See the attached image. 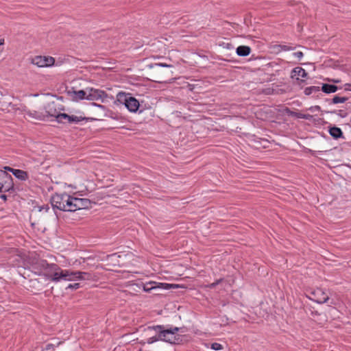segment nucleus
Masks as SVG:
<instances>
[{
	"mask_svg": "<svg viewBox=\"0 0 351 351\" xmlns=\"http://www.w3.org/2000/svg\"><path fill=\"white\" fill-rule=\"evenodd\" d=\"M40 275L45 276L47 280L54 282H59V276L61 268L56 264L48 263L47 261L43 260L39 262Z\"/></svg>",
	"mask_w": 351,
	"mask_h": 351,
	"instance_id": "1",
	"label": "nucleus"
},
{
	"mask_svg": "<svg viewBox=\"0 0 351 351\" xmlns=\"http://www.w3.org/2000/svg\"><path fill=\"white\" fill-rule=\"evenodd\" d=\"M73 197L67 193L56 194L51 198L53 208L60 210L73 212Z\"/></svg>",
	"mask_w": 351,
	"mask_h": 351,
	"instance_id": "2",
	"label": "nucleus"
},
{
	"mask_svg": "<svg viewBox=\"0 0 351 351\" xmlns=\"http://www.w3.org/2000/svg\"><path fill=\"white\" fill-rule=\"evenodd\" d=\"M148 329L154 330L156 333H159V338H160V341H164L170 343H175L178 340L176 338V333L180 330L178 327L165 329V327L161 325L149 327Z\"/></svg>",
	"mask_w": 351,
	"mask_h": 351,
	"instance_id": "3",
	"label": "nucleus"
},
{
	"mask_svg": "<svg viewBox=\"0 0 351 351\" xmlns=\"http://www.w3.org/2000/svg\"><path fill=\"white\" fill-rule=\"evenodd\" d=\"M91 279L92 275L90 273L80 271H73L71 269H62V268L59 276V282L61 280H90Z\"/></svg>",
	"mask_w": 351,
	"mask_h": 351,
	"instance_id": "4",
	"label": "nucleus"
},
{
	"mask_svg": "<svg viewBox=\"0 0 351 351\" xmlns=\"http://www.w3.org/2000/svg\"><path fill=\"white\" fill-rule=\"evenodd\" d=\"M117 100L132 112H136L140 106L139 101L130 93L119 92L117 95Z\"/></svg>",
	"mask_w": 351,
	"mask_h": 351,
	"instance_id": "5",
	"label": "nucleus"
},
{
	"mask_svg": "<svg viewBox=\"0 0 351 351\" xmlns=\"http://www.w3.org/2000/svg\"><path fill=\"white\" fill-rule=\"evenodd\" d=\"M138 289H142L145 292L149 293L156 289H169L176 287V285L169 283L158 282L155 281H149L146 283H137L136 285Z\"/></svg>",
	"mask_w": 351,
	"mask_h": 351,
	"instance_id": "6",
	"label": "nucleus"
},
{
	"mask_svg": "<svg viewBox=\"0 0 351 351\" xmlns=\"http://www.w3.org/2000/svg\"><path fill=\"white\" fill-rule=\"evenodd\" d=\"M307 297L319 304L326 303L329 300L328 294L322 289L317 288L308 291Z\"/></svg>",
	"mask_w": 351,
	"mask_h": 351,
	"instance_id": "7",
	"label": "nucleus"
},
{
	"mask_svg": "<svg viewBox=\"0 0 351 351\" xmlns=\"http://www.w3.org/2000/svg\"><path fill=\"white\" fill-rule=\"evenodd\" d=\"M86 100L104 101L108 97L106 93L102 90L94 88H86Z\"/></svg>",
	"mask_w": 351,
	"mask_h": 351,
	"instance_id": "8",
	"label": "nucleus"
},
{
	"mask_svg": "<svg viewBox=\"0 0 351 351\" xmlns=\"http://www.w3.org/2000/svg\"><path fill=\"white\" fill-rule=\"evenodd\" d=\"M32 63L38 67H49L55 64V59L51 56H37L32 59Z\"/></svg>",
	"mask_w": 351,
	"mask_h": 351,
	"instance_id": "9",
	"label": "nucleus"
},
{
	"mask_svg": "<svg viewBox=\"0 0 351 351\" xmlns=\"http://www.w3.org/2000/svg\"><path fill=\"white\" fill-rule=\"evenodd\" d=\"M11 189L12 178L0 170V193L9 191Z\"/></svg>",
	"mask_w": 351,
	"mask_h": 351,
	"instance_id": "10",
	"label": "nucleus"
},
{
	"mask_svg": "<svg viewBox=\"0 0 351 351\" xmlns=\"http://www.w3.org/2000/svg\"><path fill=\"white\" fill-rule=\"evenodd\" d=\"M86 88L84 90H75L73 88L67 90V95L74 101L86 99Z\"/></svg>",
	"mask_w": 351,
	"mask_h": 351,
	"instance_id": "11",
	"label": "nucleus"
},
{
	"mask_svg": "<svg viewBox=\"0 0 351 351\" xmlns=\"http://www.w3.org/2000/svg\"><path fill=\"white\" fill-rule=\"evenodd\" d=\"M73 212L77 210L88 208L90 204V201L86 198H77L73 197Z\"/></svg>",
	"mask_w": 351,
	"mask_h": 351,
	"instance_id": "12",
	"label": "nucleus"
},
{
	"mask_svg": "<svg viewBox=\"0 0 351 351\" xmlns=\"http://www.w3.org/2000/svg\"><path fill=\"white\" fill-rule=\"evenodd\" d=\"M0 108L3 111L10 112L14 110L11 98L8 96H2L0 99Z\"/></svg>",
	"mask_w": 351,
	"mask_h": 351,
	"instance_id": "13",
	"label": "nucleus"
},
{
	"mask_svg": "<svg viewBox=\"0 0 351 351\" xmlns=\"http://www.w3.org/2000/svg\"><path fill=\"white\" fill-rule=\"evenodd\" d=\"M5 170L12 173V174L19 180L24 181L28 179V174L26 171L21 169H13L10 167H5Z\"/></svg>",
	"mask_w": 351,
	"mask_h": 351,
	"instance_id": "14",
	"label": "nucleus"
},
{
	"mask_svg": "<svg viewBox=\"0 0 351 351\" xmlns=\"http://www.w3.org/2000/svg\"><path fill=\"white\" fill-rule=\"evenodd\" d=\"M307 76V73L302 67H295L293 69L291 73V77L299 80L300 77L304 78Z\"/></svg>",
	"mask_w": 351,
	"mask_h": 351,
	"instance_id": "15",
	"label": "nucleus"
},
{
	"mask_svg": "<svg viewBox=\"0 0 351 351\" xmlns=\"http://www.w3.org/2000/svg\"><path fill=\"white\" fill-rule=\"evenodd\" d=\"M237 54L239 56H247L251 52V49L248 46H239L237 48Z\"/></svg>",
	"mask_w": 351,
	"mask_h": 351,
	"instance_id": "16",
	"label": "nucleus"
},
{
	"mask_svg": "<svg viewBox=\"0 0 351 351\" xmlns=\"http://www.w3.org/2000/svg\"><path fill=\"white\" fill-rule=\"evenodd\" d=\"M51 116H54L56 118L58 122L61 123H69V115L66 113H59L57 115L51 114Z\"/></svg>",
	"mask_w": 351,
	"mask_h": 351,
	"instance_id": "17",
	"label": "nucleus"
},
{
	"mask_svg": "<svg viewBox=\"0 0 351 351\" xmlns=\"http://www.w3.org/2000/svg\"><path fill=\"white\" fill-rule=\"evenodd\" d=\"M322 90L325 93H335L338 90V87L335 85L324 84L322 87Z\"/></svg>",
	"mask_w": 351,
	"mask_h": 351,
	"instance_id": "18",
	"label": "nucleus"
},
{
	"mask_svg": "<svg viewBox=\"0 0 351 351\" xmlns=\"http://www.w3.org/2000/svg\"><path fill=\"white\" fill-rule=\"evenodd\" d=\"M330 134L335 138H338L343 135V132L339 128L332 127L329 130Z\"/></svg>",
	"mask_w": 351,
	"mask_h": 351,
	"instance_id": "19",
	"label": "nucleus"
},
{
	"mask_svg": "<svg viewBox=\"0 0 351 351\" xmlns=\"http://www.w3.org/2000/svg\"><path fill=\"white\" fill-rule=\"evenodd\" d=\"M319 90H320L319 86H312L306 87L304 89V93L306 95H311V94H312L313 93L319 92Z\"/></svg>",
	"mask_w": 351,
	"mask_h": 351,
	"instance_id": "20",
	"label": "nucleus"
},
{
	"mask_svg": "<svg viewBox=\"0 0 351 351\" xmlns=\"http://www.w3.org/2000/svg\"><path fill=\"white\" fill-rule=\"evenodd\" d=\"M348 100V97H339L338 95L335 96L332 98V103L334 104H342L346 102Z\"/></svg>",
	"mask_w": 351,
	"mask_h": 351,
	"instance_id": "21",
	"label": "nucleus"
},
{
	"mask_svg": "<svg viewBox=\"0 0 351 351\" xmlns=\"http://www.w3.org/2000/svg\"><path fill=\"white\" fill-rule=\"evenodd\" d=\"M84 119L82 116L69 115V123H79Z\"/></svg>",
	"mask_w": 351,
	"mask_h": 351,
	"instance_id": "22",
	"label": "nucleus"
},
{
	"mask_svg": "<svg viewBox=\"0 0 351 351\" xmlns=\"http://www.w3.org/2000/svg\"><path fill=\"white\" fill-rule=\"evenodd\" d=\"M60 343V341H57L56 343H48L46 345L45 350L47 351L53 350L55 348L58 346Z\"/></svg>",
	"mask_w": 351,
	"mask_h": 351,
	"instance_id": "23",
	"label": "nucleus"
},
{
	"mask_svg": "<svg viewBox=\"0 0 351 351\" xmlns=\"http://www.w3.org/2000/svg\"><path fill=\"white\" fill-rule=\"evenodd\" d=\"M159 340H160V338H159V333H157V335L148 338L147 339V343L151 344Z\"/></svg>",
	"mask_w": 351,
	"mask_h": 351,
	"instance_id": "24",
	"label": "nucleus"
},
{
	"mask_svg": "<svg viewBox=\"0 0 351 351\" xmlns=\"http://www.w3.org/2000/svg\"><path fill=\"white\" fill-rule=\"evenodd\" d=\"M210 348L214 350H221L223 348V346L219 343H213Z\"/></svg>",
	"mask_w": 351,
	"mask_h": 351,
	"instance_id": "25",
	"label": "nucleus"
},
{
	"mask_svg": "<svg viewBox=\"0 0 351 351\" xmlns=\"http://www.w3.org/2000/svg\"><path fill=\"white\" fill-rule=\"evenodd\" d=\"M80 287V283L69 284L66 289H77Z\"/></svg>",
	"mask_w": 351,
	"mask_h": 351,
	"instance_id": "26",
	"label": "nucleus"
},
{
	"mask_svg": "<svg viewBox=\"0 0 351 351\" xmlns=\"http://www.w3.org/2000/svg\"><path fill=\"white\" fill-rule=\"evenodd\" d=\"M293 56L297 58L298 60H300L303 57L304 54L302 51H297L293 53Z\"/></svg>",
	"mask_w": 351,
	"mask_h": 351,
	"instance_id": "27",
	"label": "nucleus"
},
{
	"mask_svg": "<svg viewBox=\"0 0 351 351\" xmlns=\"http://www.w3.org/2000/svg\"><path fill=\"white\" fill-rule=\"evenodd\" d=\"M221 280H222V279L217 280L216 282L208 285V287H209L210 289L215 288L216 287V285H217L218 284H219L221 282Z\"/></svg>",
	"mask_w": 351,
	"mask_h": 351,
	"instance_id": "28",
	"label": "nucleus"
},
{
	"mask_svg": "<svg viewBox=\"0 0 351 351\" xmlns=\"http://www.w3.org/2000/svg\"><path fill=\"white\" fill-rule=\"evenodd\" d=\"M155 66H162V67L171 68V67H172V65L167 64L165 63H156V64H155Z\"/></svg>",
	"mask_w": 351,
	"mask_h": 351,
	"instance_id": "29",
	"label": "nucleus"
},
{
	"mask_svg": "<svg viewBox=\"0 0 351 351\" xmlns=\"http://www.w3.org/2000/svg\"><path fill=\"white\" fill-rule=\"evenodd\" d=\"M137 284H132V285H130V287L132 291H138V290L140 289H138L136 285Z\"/></svg>",
	"mask_w": 351,
	"mask_h": 351,
	"instance_id": "30",
	"label": "nucleus"
},
{
	"mask_svg": "<svg viewBox=\"0 0 351 351\" xmlns=\"http://www.w3.org/2000/svg\"><path fill=\"white\" fill-rule=\"evenodd\" d=\"M280 47H281L282 49L285 50V51H288V50H291V49L286 45H283V46H280Z\"/></svg>",
	"mask_w": 351,
	"mask_h": 351,
	"instance_id": "31",
	"label": "nucleus"
},
{
	"mask_svg": "<svg viewBox=\"0 0 351 351\" xmlns=\"http://www.w3.org/2000/svg\"><path fill=\"white\" fill-rule=\"evenodd\" d=\"M345 86H346V90H351V84H346L345 85Z\"/></svg>",
	"mask_w": 351,
	"mask_h": 351,
	"instance_id": "32",
	"label": "nucleus"
},
{
	"mask_svg": "<svg viewBox=\"0 0 351 351\" xmlns=\"http://www.w3.org/2000/svg\"><path fill=\"white\" fill-rule=\"evenodd\" d=\"M4 44V39L1 38L0 39V45H2Z\"/></svg>",
	"mask_w": 351,
	"mask_h": 351,
	"instance_id": "33",
	"label": "nucleus"
},
{
	"mask_svg": "<svg viewBox=\"0 0 351 351\" xmlns=\"http://www.w3.org/2000/svg\"><path fill=\"white\" fill-rule=\"evenodd\" d=\"M314 108H315V110L319 109V106H316Z\"/></svg>",
	"mask_w": 351,
	"mask_h": 351,
	"instance_id": "34",
	"label": "nucleus"
},
{
	"mask_svg": "<svg viewBox=\"0 0 351 351\" xmlns=\"http://www.w3.org/2000/svg\"><path fill=\"white\" fill-rule=\"evenodd\" d=\"M97 106L98 107H99V108H104V106H103L99 105V104H98V105H97Z\"/></svg>",
	"mask_w": 351,
	"mask_h": 351,
	"instance_id": "35",
	"label": "nucleus"
},
{
	"mask_svg": "<svg viewBox=\"0 0 351 351\" xmlns=\"http://www.w3.org/2000/svg\"><path fill=\"white\" fill-rule=\"evenodd\" d=\"M29 115L33 117H36L35 115H33L32 113H29Z\"/></svg>",
	"mask_w": 351,
	"mask_h": 351,
	"instance_id": "36",
	"label": "nucleus"
},
{
	"mask_svg": "<svg viewBox=\"0 0 351 351\" xmlns=\"http://www.w3.org/2000/svg\"><path fill=\"white\" fill-rule=\"evenodd\" d=\"M1 197H3V199H5V195H1Z\"/></svg>",
	"mask_w": 351,
	"mask_h": 351,
	"instance_id": "37",
	"label": "nucleus"
}]
</instances>
